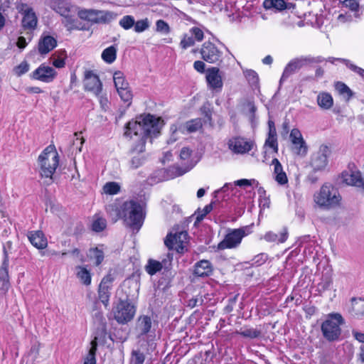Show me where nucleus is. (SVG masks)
Wrapping results in <instances>:
<instances>
[{
    "instance_id": "nucleus-15",
    "label": "nucleus",
    "mask_w": 364,
    "mask_h": 364,
    "mask_svg": "<svg viewBox=\"0 0 364 364\" xmlns=\"http://www.w3.org/2000/svg\"><path fill=\"white\" fill-rule=\"evenodd\" d=\"M202 58L209 63L220 61L223 53L211 42H205L200 50Z\"/></svg>"
},
{
    "instance_id": "nucleus-37",
    "label": "nucleus",
    "mask_w": 364,
    "mask_h": 364,
    "mask_svg": "<svg viewBox=\"0 0 364 364\" xmlns=\"http://www.w3.org/2000/svg\"><path fill=\"white\" fill-rule=\"evenodd\" d=\"M102 60L108 63H112L117 58V48L114 46H110L105 48L101 55Z\"/></svg>"
},
{
    "instance_id": "nucleus-6",
    "label": "nucleus",
    "mask_w": 364,
    "mask_h": 364,
    "mask_svg": "<svg viewBox=\"0 0 364 364\" xmlns=\"http://www.w3.org/2000/svg\"><path fill=\"white\" fill-rule=\"evenodd\" d=\"M250 232L251 228L248 226L230 230L224 239L218 243V250H223L237 247L240 245L242 238Z\"/></svg>"
},
{
    "instance_id": "nucleus-4",
    "label": "nucleus",
    "mask_w": 364,
    "mask_h": 364,
    "mask_svg": "<svg viewBox=\"0 0 364 364\" xmlns=\"http://www.w3.org/2000/svg\"><path fill=\"white\" fill-rule=\"evenodd\" d=\"M123 219L134 233L138 232L144 220L142 206L134 200L123 203Z\"/></svg>"
},
{
    "instance_id": "nucleus-5",
    "label": "nucleus",
    "mask_w": 364,
    "mask_h": 364,
    "mask_svg": "<svg viewBox=\"0 0 364 364\" xmlns=\"http://www.w3.org/2000/svg\"><path fill=\"white\" fill-rule=\"evenodd\" d=\"M343 323L344 319L340 314H329L321 326L323 336L328 341L338 340L341 334V326Z\"/></svg>"
},
{
    "instance_id": "nucleus-52",
    "label": "nucleus",
    "mask_w": 364,
    "mask_h": 364,
    "mask_svg": "<svg viewBox=\"0 0 364 364\" xmlns=\"http://www.w3.org/2000/svg\"><path fill=\"white\" fill-rule=\"evenodd\" d=\"M121 99L125 102H129L132 99V94L129 85L117 90Z\"/></svg>"
},
{
    "instance_id": "nucleus-1",
    "label": "nucleus",
    "mask_w": 364,
    "mask_h": 364,
    "mask_svg": "<svg viewBox=\"0 0 364 364\" xmlns=\"http://www.w3.org/2000/svg\"><path fill=\"white\" fill-rule=\"evenodd\" d=\"M160 129L159 119L151 114L141 117L139 121L127 123L124 135L134 141L130 150L132 156L130 164L132 168H137L144 163L143 152L145 150L146 138L157 136Z\"/></svg>"
},
{
    "instance_id": "nucleus-56",
    "label": "nucleus",
    "mask_w": 364,
    "mask_h": 364,
    "mask_svg": "<svg viewBox=\"0 0 364 364\" xmlns=\"http://www.w3.org/2000/svg\"><path fill=\"white\" fill-rule=\"evenodd\" d=\"M14 70L16 75L21 76L29 70V65L26 61H23Z\"/></svg>"
},
{
    "instance_id": "nucleus-30",
    "label": "nucleus",
    "mask_w": 364,
    "mask_h": 364,
    "mask_svg": "<svg viewBox=\"0 0 364 364\" xmlns=\"http://www.w3.org/2000/svg\"><path fill=\"white\" fill-rule=\"evenodd\" d=\"M318 105L323 109H330L333 105L332 95L326 92H320L316 98Z\"/></svg>"
},
{
    "instance_id": "nucleus-49",
    "label": "nucleus",
    "mask_w": 364,
    "mask_h": 364,
    "mask_svg": "<svg viewBox=\"0 0 364 364\" xmlns=\"http://www.w3.org/2000/svg\"><path fill=\"white\" fill-rule=\"evenodd\" d=\"M90 257L95 260V265H100L104 259V252L98 247L92 248L90 250Z\"/></svg>"
},
{
    "instance_id": "nucleus-50",
    "label": "nucleus",
    "mask_w": 364,
    "mask_h": 364,
    "mask_svg": "<svg viewBox=\"0 0 364 364\" xmlns=\"http://www.w3.org/2000/svg\"><path fill=\"white\" fill-rule=\"evenodd\" d=\"M145 360L144 353L139 350H133L131 354V364H143Z\"/></svg>"
},
{
    "instance_id": "nucleus-42",
    "label": "nucleus",
    "mask_w": 364,
    "mask_h": 364,
    "mask_svg": "<svg viewBox=\"0 0 364 364\" xmlns=\"http://www.w3.org/2000/svg\"><path fill=\"white\" fill-rule=\"evenodd\" d=\"M145 269L149 274L154 275L162 269V264L158 261L149 259Z\"/></svg>"
},
{
    "instance_id": "nucleus-17",
    "label": "nucleus",
    "mask_w": 364,
    "mask_h": 364,
    "mask_svg": "<svg viewBox=\"0 0 364 364\" xmlns=\"http://www.w3.org/2000/svg\"><path fill=\"white\" fill-rule=\"evenodd\" d=\"M57 72L52 67L41 64L33 72V77L41 82L49 83L56 77Z\"/></svg>"
},
{
    "instance_id": "nucleus-45",
    "label": "nucleus",
    "mask_w": 364,
    "mask_h": 364,
    "mask_svg": "<svg viewBox=\"0 0 364 364\" xmlns=\"http://www.w3.org/2000/svg\"><path fill=\"white\" fill-rule=\"evenodd\" d=\"M135 24V19L131 15L124 16L119 21V25L124 30L132 28Z\"/></svg>"
},
{
    "instance_id": "nucleus-12",
    "label": "nucleus",
    "mask_w": 364,
    "mask_h": 364,
    "mask_svg": "<svg viewBox=\"0 0 364 364\" xmlns=\"http://www.w3.org/2000/svg\"><path fill=\"white\" fill-rule=\"evenodd\" d=\"M135 331L139 338H144V336H154L155 329L152 318L147 315L139 316L136 321Z\"/></svg>"
},
{
    "instance_id": "nucleus-40",
    "label": "nucleus",
    "mask_w": 364,
    "mask_h": 364,
    "mask_svg": "<svg viewBox=\"0 0 364 364\" xmlns=\"http://www.w3.org/2000/svg\"><path fill=\"white\" fill-rule=\"evenodd\" d=\"M113 80L117 90L127 87L128 82L125 80L124 75L121 71H117L113 75Z\"/></svg>"
},
{
    "instance_id": "nucleus-3",
    "label": "nucleus",
    "mask_w": 364,
    "mask_h": 364,
    "mask_svg": "<svg viewBox=\"0 0 364 364\" xmlns=\"http://www.w3.org/2000/svg\"><path fill=\"white\" fill-rule=\"evenodd\" d=\"M59 164V156L53 145L48 146L38 158V166L41 178L47 185L53 183V176Z\"/></svg>"
},
{
    "instance_id": "nucleus-13",
    "label": "nucleus",
    "mask_w": 364,
    "mask_h": 364,
    "mask_svg": "<svg viewBox=\"0 0 364 364\" xmlns=\"http://www.w3.org/2000/svg\"><path fill=\"white\" fill-rule=\"evenodd\" d=\"M188 240V233L186 231H180L175 234L169 233L164 243L169 250H175L178 252H183Z\"/></svg>"
},
{
    "instance_id": "nucleus-27",
    "label": "nucleus",
    "mask_w": 364,
    "mask_h": 364,
    "mask_svg": "<svg viewBox=\"0 0 364 364\" xmlns=\"http://www.w3.org/2000/svg\"><path fill=\"white\" fill-rule=\"evenodd\" d=\"M267 242H275L277 244L284 243L288 238V231L284 228L279 233H275L272 231L267 232L262 237Z\"/></svg>"
},
{
    "instance_id": "nucleus-36",
    "label": "nucleus",
    "mask_w": 364,
    "mask_h": 364,
    "mask_svg": "<svg viewBox=\"0 0 364 364\" xmlns=\"http://www.w3.org/2000/svg\"><path fill=\"white\" fill-rule=\"evenodd\" d=\"M76 276L80 280V282L86 286H88L91 283V274L90 272L82 266L76 267Z\"/></svg>"
},
{
    "instance_id": "nucleus-31",
    "label": "nucleus",
    "mask_w": 364,
    "mask_h": 364,
    "mask_svg": "<svg viewBox=\"0 0 364 364\" xmlns=\"http://www.w3.org/2000/svg\"><path fill=\"white\" fill-rule=\"evenodd\" d=\"M97 339L98 337L95 336L91 341V347L89 350L87 355L84 359L83 364H96V352L97 349Z\"/></svg>"
},
{
    "instance_id": "nucleus-58",
    "label": "nucleus",
    "mask_w": 364,
    "mask_h": 364,
    "mask_svg": "<svg viewBox=\"0 0 364 364\" xmlns=\"http://www.w3.org/2000/svg\"><path fill=\"white\" fill-rule=\"evenodd\" d=\"M342 6L352 11H357L359 8V4L356 0H344L342 2Z\"/></svg>"
},
{
    "instance_id": "nucleus-39",
    "label": "nucleus",
    "mask_w": 364,
    "mask_h": 364,
    "mask_svg": "<svg viewBox=\"0 0 364 364\" xmlns=\"http://www.w3.org/2000/svg\"><path fill=\"white\" fill-rule=\"evenodd\" d=\"M336 90L338 93L343 95L347 101L353 97L352 90L343 82H338L335 85Z\"/></svg>"
},
{
    "instance_id": "nucleus-2",
    "label": "nucleus",
    "mask_w": 364,
    "mask_h": 364,
    "mask_svg": "<svg viewBox=\"0 0 364 364\" xmlns=\"http://www.w3.org/2000/svg\"><path fill=\"white\" fill-rule=\"evenodd\" d=\"M314 206L322 210L338 208L342 205V196L333 185L326 183L313 195Z\"/></svg>"
},
{
    "instance_id": "nucleus-51",
    "label": "nucleus",
    "mask_w": 364,
    "mask_h": 364,
    "mask_svg": "<svg viewBox=\"0 0 364 364\" xmlns=\"http://www.w3.org/2000/svg\"><path fill=\"white\" fill-rule=\"evenodd\" d=\"M3 262L6 265L7 262L9 263V256L13 254V243L11 241L6 242L3 245Z\"/></svg>"
},
{
    "instance_id": "nucleus-32",
    "label": "nucleus",
    "mask_w": 364,
    "mask_h": 364,
    "mask_svg": "<svg viewBox=\"0 0 364 364\" xmlns=\"http://www.w3.org/2000/svg\"><path fill=\"white\" fill-rule=\"evenodd\" d=\"M351 311L353 316L358 318L364 316V299L353 298L351 299Z\"/></svg>"
},
{
    "instance_id": "nucleus-19",
    "label": "nucleus",
    "mask_w": 364,
    "mask_h": 364,
    "mask_svg": "<svg viewBox=\"0 0 364 364\" xmlns=\"http://www.w3.org/2000/svg\"><path fill=\"white\" fill-rule=\"evenodd\" d=\"M206 80L210 88L215 90H220L223 87L222 76L219 68L213 67L206 71Z\"/></svg>"
},
{
    "instance_id": "nucleus-59",
    "label": "nucleus",
    "mask_w": 364,
    "mask_h": 364,
    "mask_svg": "<svg viewBox=\"0 0 364 364\" xmlns=\"http://www.w3.org/2000/svg\"><path fill=\"white\" fill-rule=\"evenodd\" d=\"M265 145L273 149L274 152L277 153L278 151L277 136H268V138L266 139L265 141Z\"/></svg>"
},
{
    "instance_id": "nucleus-43",
    "label": "nucleus",
    "mask_w": 364,
    "mask_h": 364,
    "mask_svg": "<svg viewBox=\"0 0 364 364\" xmlns=\"http://www.w3.org/2000/svg\"><path fill=\"white\" fill-rule=\"evenodd\" d=\"M333 279L329 275H323L321 278V281L318 284V290L320 292L325 291L330 289L332 286Z\"/></svg>"
},
{
    "instance_id": "nucleus-16",
    "label": "nucleus",
    "mask_w": 364,
    "mask_h": 364,
    "mask_svg": "<svg viewBox=\"0 0 364 364\" xmlns=\"http://www.w3.org/2000/svg\"><path fill=\"white\" fill-rule=\"evenodd\" d=\"M310 58L307 57H300L291 60L285 67L280 82L285 81L289 77L299 71L301 68L308 64Z\"/></svg>"
},
{
    "instance_id": "nucleus-57",
    "label": "nucleus",
    "mask_w": 364,
    "mask_h": 364,
    "mask_svg": "<svg viewBox=\"0 0 364 364\" xmlns=\"http://www.w3.org/2000/svg\"><path fill=\"white\" fill-rule=\"evenodd\" d=\"M214 202H211L210 204L206 205L201 210H198V214L197 215V220H202L212 210L213 204Z\"/></svg>"
},
{
    "instance_id": "nucleus-7",
    "label": "nucleus",
    "mask_w": 364,
    "mask_h": 364,
    "mask_svg": "<svg viewBox=\"0 0 364 364\" xmlns=\"http://www.w3.org/2000/svg\"><path fill=\"white\" fill-rule=\"evenodd\" d=\"M77 15L81 19L95 23H107L117 17L112 11L87 9H80Z\"/></svg>"
},
{
    "instance_id": "nucleus-61",
    "label": "nucleus",
    "mask_w": 364,
    "mask_h": 364,
    "mask_svg": "<svg viewBox=\"0 0 364 364\" xmlns=\"http://www.w3.org/2000/svg\"><path fill=\"white\" fill-rule=\"evenodd\" d=\"M256 183L257 185L259 184V183L255 180H248V179H240L235 181L234 185L235 186H252V184Z\"/></svg>"
},
{
    "instance_id": "nucleus-21",
    "label": "nucleus",
    "mask_w": 364,
    "mask_h": 364,
    "mask_svg": "<svg viewBox=\"0 0 364 364\" xmlns=\"http://www.w3.org/2000/svg\"><path fill=\"white\" fill-rule=\"evenodd\" d=\"M289 136L294 146L296 153L299 155H306L307 152V147L300 131L297 129H293L291 131Z\"/></svg>"
},
{
    "instance_id": "nucleus-28",
    "label": "nucleus",
    "mask_w": 364,
    "mask_h": 364,
    "mask_svg": "<svg viewBox=\"0 0 364 364\" xmlns=\"http://www.w3.org/2000/svg\"><path fill=\"white\" fill-rule=\"evenodd\" d=\"M50 7L55 12L64 17H68L70 12V4L64 0H53L50 2Z\"/></svg>"
},
{
    "instance_id": "nucleus-46",
    "label": "nucleus",
    "mask_w": 364,
    "mask_h": 364,
    "mask_svg": "<svg viewBox=\"0 0 364 364\" xmlns=\"http://www.w3.org/2000/svg\"><path fill=\"white\" fill-rule=\"evenodd\" d=\"M202 122L200 119H194L186 123L185 128L188 133L198 131L202 127Z\"/></svg>"
},
{
    "instance_id": "nucleus-11",
    "label": "nucleus",
    "mask_w": 364,
    "mask_h": 364,
    "mask_svg": "<svg viewBox=\"0 0 364 364\" xmlns=\"http://www.w3.org/2000/svg\"><path fill=\"white\" fill-rule=\"evenodd\" d=\"M18 13L22 15L21 25L25 30H33L37 26V16L33 9L26 4L21 3L16 6Z\"/></svg>"
},
{
    "instance_id": "nucleus-53",
    "label": "nucleus",
    "mask_w": 364,
    "mask_h": 364,
    "mask_svg": "<svg viewBox=\"0 0 364 364\" xmlns=\"http://www.w3.org/2000/svg\"><path fill=\"white\" fill-rule=\"evenodd\" d=\"M245 76L249 83L252 85H256L259 81L257 73L252 70H247L245 72Z\"/></svg>"
},
{
    "instance_id": "nucleus-20",
    "label": "nucleus",
    "mask_w": 364,
    "mask_h": 364,
    "mask_svg": "<svg viewBox=\"0 0 364 364\" xmlns=\"http://www.w3.org/2000/svg\"><path fill=\"white\" fill-rule=\"evenodd\" d=\"M342 181L348 186L364 188V178L360 172L344 171L341 174Z\"/></svg>"
},
{
    "instance_id": "nucleus-14",
    "label": "nucleus",
    "mask_w": 364,
    "mask_h": 364,
    "mask_svg": "<svg viewBox=\"0 0 364 364\" xmlns=\"http://www.w3.org/2000/svg\"><path fill=\"white\" fill-rule=\"evenodd\" d=\"M85 90L99 96L102 90V83L99 76L92 70H86L83 80Z\"/></svg>"
},
{
    "instance_id": "nucleus-54",
    "label": "nucleus",
    "mask_w": 364,
    "mask_h": 364,
    "mask_svg": "<svg viewBox=\"0 0 364 364\" xmlns=\"http://www.w3.org/2000/svg\"><path fill=\"white\" fill-rule=\"evenodd\" d=\"M156 31L159 33L168 34L171 29L168 24L165 21L159 19L156 22Z\"/></svg>"
},
{
    "instance_id": "nucleus-24",
    "label": "nucleus",
    "mask_w": 364,
    "mask_h": 364,
    "mask_svg": "<svg viewBox=\"0 0 364 364\" xmlns=\"http://www.w3.org/2000/svg\"><path fill=\"white\" fill-rule=\"evenodd\" d=\"M213 267L209 260L202 259L194 264L193 274L200 277H205L212 274Z\"/></svg>"
},
{
    "instance_id": "nucleus-25",
    "label": "nucleus",
    "mask_w": 364,
    "mask_h": 364,
    "mask_svg": "<svg viewBox=\"0 0 364 364\" xmlns=\"http://www.w3.org/2000/svg\"><path fill=\"white\" fill-rule=\"evenodd\" d=\"M28 238L30 242L37 249L43 250L47 247V239L41 230L29 232Z\"/></svg>"
},
{
    "instance_id": "nucleus-55",
    "label": "nucleus",
    "mask_w": 364,
    "mask_h": 364,
    "mask_svg": "<svg viewBox=\"0 0 364 364\" xmlns=\"http://www.w3.org/2000/svg\"><path fill=\"white\" fill-rule=\"evenodd\" d=\"M189 33L196 42H200L203 40L204 33L200 28L193 27L189 30Z\"/></svg>"
},
{
    "instance_id": "nucleus-47",
    "label": "nucleus",
    "mask_w": 364,
    "mask_h": 364,
    "mask_svg": "<svg viewBox=\"0 0 364 364\" xmlns=\"http://www.w3.org/2000/svg\"><path fill=\"white\" fill-rule=\"evenodd\" d=\"M196 42V41L194 40L193 37L190 34V33H185L180 42V46L183 50H186L187 48L193 46Z\"/></svg>"
},
{
    "instance_id": "nucleus-34",
    "label": "nucleus",
    "mask_w": 364,
    "mask_h": 364,
    "mask_svg": "<svg viewBox=\"0 0 364 364\" xmlns=\"http://www.w3.org/2000/svg\"><path fill=\"white\" fill-rule=\"evenodd\" d=\"M9 265L7 262L6 265L4 262H2L1 267L0 268V287L2 289H7L9 288Z\"/></svg>"
},
{
    "instance_id": "nucleus-18",
    "label": "nucleus",
    "mask_w": 364,
    "mask_h": 364,
    "mask_svg": "<svg viewBox=\"0 0 364 364\" xmlns=\"http://www.w3.org/2000/svg\"><path fill=\"white\" fill-rule=\"evenodd\" d=\"M112 282V278L111 277V276H106L102 279L99 285L98 298L99 300L105 305V307H107L109 304Z\"/></svg>"
},
{
    "instance_id": "nucleus-41",
    "label": "nucleus",
    "mask_w": 364,
    "mask_h": 364,
    "mask_svg": "<svg viewBox=\"0 0 364 364\" xmlns=\"http://www.w3.org/2000/svg\"><path fill=\"white\" fill-rule=\"evenodd\" d=\"M237 333L248 338H255L260 336V331L254 328H242Z\"/></svg>"
},
{
    "instance_id": "nucleus-48",
    "label": "nucleus",
    "mask_w": 364,
    "mask_h": 364,
    "mask_svg": "<svg viewBox=\"0 0 364 364\" xmlns=\"http://www.w3.org/2000/svg\"><path fill=\"white\" fill-rule=\"evenodd\" d=\"M150 26V22L147 18L135 21L134 31L136 33H142L147 30Z\"/></svg>"
},
{
    "instance_id": "nucleus-22",
    "label": "nucleus",
    "mask_w": 364,
    "mask_h": 364,
    "mask_svg": "<svg viewBox=\"0 0 364 364\" xmlns=\"http://www.w3.org/2000/svg\"><path fill=\"white\" fill-rule=\"evenodd\" d=\"M57 46V41L53 36L46 35L41 37L38 44V53L42 55H46Z\"/></svg>"
},
{
    "instance_id": "nucleus-60",
    "label": "nucleus",
    "mask_w": 364,
    "mask_h": 364,
    "mask_svg": "<svg viewBox=\"0 0 364 364\" xmlns=\"http://www.w3.org/2000/svg\"><path fill=\"white\" fill-rule=\"evenodd\" d=\"M235 190V185L232 183H225L220 189L215 191V197H218L219 194H221L223 193H227L229 191H231L232 192Z\"/></svg>"
},
{
    "instance_id": "nucleus-64",
    "label": "nucleus",
    "mask_w": 364,
    "mask_h": 364,
    "mask_svg": "<svg viewBox=\"0 0 364 364\" xmlns=\"http://www.w3.org/2000/svg\"><path fill=\"white\" fill-rule=\"evenodd\" d=\"M193 68L198 73H203L205 72V64L201 60H196L193 63Z\"/></svg>"
},
{
    "instance_id": "nucleus-23",
    "label": "nucleus",
    "mask_w": 364,
    "mask_h": 364,
    "mask_svg": "<svg viewBox=\"0 0 364 364\" xmlns=\"http://www.w3.org/2000/svg\"><path fill=\"white\" fill-rule=\"evenodd\" d=\"M271 165L274 167L273 176L275 181L279 186L287 185L288 183V178L279 161L275 158L272 161Z\"/></svg>"
},
{
    "instance_id": "nucleus-44",
    "label": "nucleus",
    "mask_w": 364,
    "mask_h": 364,
    "mask_svg": "<svg viewBox=\"0 0 364 364\" xmlns=\"http://www.w3.org/2000/svg\"><path fill=\"white\" fill-rule=\"evenodd\" d=\"M120 191V186L117 182H107L103 186V191L106 194L115 195Z\"/></svg>"
},
{
    "instance_id": "nucleus-62",
    "label": "nucleus",
    "mask_w": 364,
    "mask_h": 364,
    "mask_svg": "<svg viewBox=\"0 0 364 364\" xmlns=\"http://www.w3.org/2000/svg\"><path fill=\"white\" fill-rule=\"evenodd\" d=\"M267 259V255L264 253H262L259 255H257L254 257L252 259L253 263L259 266L262 264H264Z\"/></svg>"
},
{
    "instance_id": "nucleus-26",
    "label": "nucleus",
    "mask_w": 364,
    "mask_h": 364,
    "mask_svg": "<svg viewBox=\"0 0 364 364\" xmlns=\"http://www.w3.org/2000/svg\"><path fill=\"white\" fill-rule=\"evenodd\" d=\"M106 211L113 223L123 218V203L114 201L106 206Z\"/></svg>"
},
{
    "instance_id": "nucleus-33",
    "label": "nucleus",
    "mask_w": 364,
    "mask_h": 364,
    "mask_svg": "<svg viewBox=\"0 0 364 364\" xmlns=\"http://www.w3.org/2000/svg\"><path fill=\"white\" fill-rule=\"evenodd\" d=\"M66 57L67 55L65 50H58L52 55L50 60L53 66L57 68H62L65 65V60Z\"/></svg>"
},
{
    "instance_id": "nucleus-38",
    "label": "nucleus",
    "mask_w": 364,
    "mask_h": 364,
    "mask_svg": "<svg viewBox=\"0 0 364 364\" xmlns=\"http://www.w3.org/2000/svg\"><path fill=\"white\" fill-rule=\"evenodd\" d=\"M107 227L106 220L100 215H95L92 223V230L96 232H102Z\"/></svg>"
},
{
    "instance_id": "nucleus-10",
    "label": "nucleus",
    "mask_w": 364,
    "mask_h": 364,
    "mask_svg": "<svg viewBox=\"0 0 364 364\" xmlns=\"http://www.w3.org/2000/svg\"><path fill=\"white\" fill-rule=\"evenodd\" d=\"M227 145L233 154L243 155L253 149L255 142L241 136H234L228 140Z\"/></svg>"
},
{
    "instance_id": "nucleus-9",
    "label": "nucleus",
    "mask_w": 364,
    "mask_h": 364,
    "mask_svg": "<svg viewBox=\"0 0 364 364\" xmlns=\"http://www.w3.org/2000/svg\"><path fill=\"white\" fill-rule=\"evenodd\" d=\"M114 319L121 324L130 321L136 313V307L129 300H120L114 310Z\"/></svg>"
},
{
    "instance_id": "nucleus-8",
    "label": "nucleus",
    "mask_w": 364,
    "mask_h": 364,
    "mask_svg": "<svg viewBox=\"0 0 364 364\" xmlns=\"http://www.w3.org/2000/svg\"><path fill=\"white\" fill-rule=\"evenodd\" d=\"M331 154V149L325 144L321 145L318 150L312 154L309 165L312 168L313 172H321L326 169Z\"/></svg>"
},
{
    "instance_id": "nucleus-29",
    "label": "nucleus",
    "mask_w": 364,
    "mask_h": 364,
    "mask_svg": "<svg viewBox=\"0 0 364 364\" xmlns=\"http://www.w3.org/2000/svg\"><path fill=\"white\" fill-rule=\"evenodd\" d=\"M291 3H286L284 0H264L263 6L265 9H275L277 11H283L284 9H289L292 7Z\"/></svg>"
},
{
    "instance_id": "nucleus-35",
    "label": "nucleus",
    "mask_w": 364,
    "mask_h": 364,
    "mask_svg": "<svg viewBox=\"0 0 364 364\" xmlns=\"http://www.w3.org/2000/svg\"><path fill=\"white\" fill-rule=\"evenodd\" d=\"M326 61L330 62L331 63H335L336 61L341 62L346 64V65L351 70L359 74L363 78H364V69L356 66L355 65L351 63L348 60L344 58H328Z\"/></svg>"
},
{
    "instance_id": "nucleus-63",
    "label": "nucleus",
    "mask_w": 364,
    "mask_h": 364,
    "mask_svg": "<svg viewBox=\"0 0 364 364\" xmlns=\"http://www.w3.org/2000/svg\"><path fill=\"white\" fill-rule=\"evenodd\" d=\"M19 3L16 1H14V0H1V5H0V10L5 11L7 8H9L12 4H16V6Z\"/></svg>"
}]
</instances>
